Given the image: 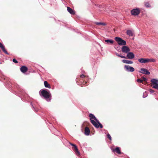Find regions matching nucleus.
<instances>
[{
	"mask_svg": "<svg viewBox=\"0 0 158 158\" xmlns=\"http://www.w3.org/2000/svg\"><path fill=\"white\" fill-rule=\"evenodd\" d=\"M89 116L91 123L95 127L97 128H98L99 127L100 128L103 127L102 125L99 122L93 114H89Z\"/></svg>",
	"mask_w": 158,
	"mask_h": 158,
	"instance_id": "1",
	"label": "nucleus"
},
{
	"mask_svg": "<svg viewBox=\"0 0 158 158\" xmlns=\"http://www.w3.org/2000/svg\"><path fill=\"white\" fill-rule=\"evenodd\" d=\"M114 39L119 45H125L126 44V41L120 37H116Z\"/></svg>",
	"mask_w": 158,
	"mask_h": 158,
	"instance_id": "2",
	"label": "nucleus"
},
{
	"mask_svg": "<svg viewBox=\"0 0 158 158\" xmlns=\"http://www.w3.org/2000/svg\"><path fill=\"white\" fill-rule=\"evenodd\" d=\"M151 86L152 88L158 90V80L155 79H152L151 80Z\"/></svg>",
	"mask_w": 158,
	"mask_h": 158,
	"instance_id": "3",
	"label": "nucleus"
},
{
	"mask_svg": "<svg viewBox=\"0 0 158 158\" xmlns=\"http://www.w3.org/2000/svg\"><path fill=\"white\" fill-rule=\"evenodd\" d=\"M41 94L46 99L49 98L50 97L49 93L45 90H43L42 91Z\"/></svg>",
	"mask_w": 158,
	"mask_h": 158,
	"instance_id": "4",
	"label": "nucleus"
},
{
	"mask_svg": "<svg viewBox=\"0 0 158 158\" xmlns=\"http://www.w3.org/2000/svg\"><path fill=\"white\" fill-rule=\"evenodd\" d=\"M131 12L132 15H137L139 14L140 11L139 9L136 8L132 10L131 11Z\"/></svg>",
	"mask_w": 158,
	"mask_h": 158,
	"instance_id": "5",
	"label": "nucleus"
},
{
	"mask_svg": "<svg viewBox=\"0 0 158 158\" xmlns=\"http://www.w3.org/2000/svg\"><path fill=\"white\" fill-rule=\"evenodd\" d=\"M129 48L127 46H124L122 48V51L123 52L127 53L130 51Z\"/></svg>",
	"mask_w": 158,
	"mask_h": 158,
	"instance_id": "6",
	"label": "nucleus"
},
{
	"mask_svg": "<svg viewBox=\"0 0 158 158\" xmlns=\"http://www.w3.org/2000/svg\"><path fill=\"white\" fill-rule=\"evenodd\" d=\"M124 68L128 72H133L135 70L134 69L133 67L129 65H125Z\"/></svg>",
	"mask_w": 158,
	"mask_h": 158,
	"instance_id": "7",
	"label": "nucleus"
},
{
	"mask_svg": "<svg viewBox=\"0 0 158 158\" xmlns=\"http://www.w3.org/2000/svg\"><path fill=\"white\" fill-rule=\"evenodd\" d=\"M139 72L146 75H149L150 74V72L148 69L144 68L141 69L140 71H139Z\"/></svg>",
	"mask_w": 158,
	"mask_h": 158,
	"instance_id": "8",
	"label": "nucleus"
},
{
	"mask_svg": "<svg viewBox=\"0 0 158 158\" xmlns=\"http://www.w3.org/2000/svg\"><path fill=\"white\" fill-rule=\"evenodd\" d=\"M72 149L74 151L77 156H79L80 155V152L78 150L77 148L75 145L73 147Z\"/></svg>",
	"mask_w": 158,
	"mask_h": 158,
	"instance_id": "9",
	"label": "nucleus"
},
{
	"mask_svg": "<svg viewBox=\"0 0 158 158\" xmlns=\"http://www.w3.org/2000/svg\"><path fill=\"white\" fill-rule=\"evenodd\" d=\"M127 57L129 59H132L135 57V55L133 52H129L127 55Z\"/></svg>",
	"mask_w": 158,
	"mask_h": 158,
	"instance_id": "10",
	"label": "nucleus"
},
{
	"mask_svg": "<svg viewBox=\"0 0 158 158\" xmlns=\"http://www.w3.org/2000/svg\"><path fill=\"white\" fill-rule=\"evenodd\" d=\"M20 70L22 73H25L27 71L28 68L26 66H23L21 67L20 68Z\"/></svg>",
	"mask_w": 158,
	"mask_h": 158,
	"instance_id": "11",
	"label": "nucleus"
},
{
	"mask_svg": "<svg viewBox=\"0 0 158 158\" xmlns=\"http://www.w3.org/2000/svg\"><path fill=\"white\" fill-rule=\"evenodd\" d=\"M67 10L68 11L71 15H74L75 14V11L71 8L67 7Z\"/></svg>",
	"mask_w": 158,
	"mask_h": 158,
	"instance_id": "12",
	"label": "nucleus"
},
{
	"mask_svg": "<svg viewBox=\"0 0 158 158\" xmlns=\"http://www.w3.org/2000/svg\"><path fill=\"white\" fill-rule=\"evenodd\" d=\"M0 48H1L3 51L6 54H8L7 51L5 49V48L3 45L0 43Z\"/></svg>",
	"mask_w": 158,
	"mask_h": 158,
	"instance_id": "13",
	"label": "nucleus"
},
{
	"mask_svg": "<svg viewBox=\"0 0 158 158\" xmlns=\"http://www.w3.org/2000/svg\"><path fill=\"white\" fill-rule=\"evenodd\" d=\"M90 132V131L89 127H85V134L86 135H89Z\"/></svg>",
	"mask_w": 158,
	"mask_h": 158,
	"instance_id": "14",
	"label": "nucleus"
},
{
	"mask_svg": "<svg viewBox=\"0 0 158 158\" xmlns=\"http://www.w3.org/2000/svg\"><path fill=\"white\" fill-rule=\"evenodd\" d=\"M113 152H115L118 154H121V152L120 149V148L118 147H116L115 149L113 150Z\"/></svg>",
	"mask_w": 158,
	"mask_h": 158,
	"instance_id": "15",
	"label": "nucleus"
},
{
	"mask_svg": "<svg viewBox=\"0 0 158 158\" xmlns=\"http://www.w3.org/2000/svg\"><path fill=\"white\" fill-rule=\"evenodd\" d=\"M127 34L129 36H133V33L132 31L130 30H128L127 31Z\"/></svg>",
	"mask_w": 158,
	"mask_h": 158,
	"instance_id": "16",
	"label": "nucleus"
},
{
	"mask_svg": "<svg viewBox=\"0 0 158 158\" xmlns=\"http://www.w3.org/2000/svg\"><path fill=\"white\" fill-rule=\"evenodd\" d=\"M156 61V60L155 59L152 58H146V63L148 62H154Z\"/></svg>",
	"mask_w": 158,
	"mask_h": 158,
	"instance_id": "17",
	"label": "nucleus"
},
{
	"mask_svg": "<svg viewBox=\"0 0 158 158\" xmlns=\"http://www.w3.org/2000/svg\"><path fill=\"white\" fill-rule=\"evenodd\" d=\"M138 61L140 63H146V58H140L138 60Z\"/></svg>",
	"mask_w": 158,
	"mask_h": 158,
	"instance_id": "18",
	"label": "nucleus"
},
{
	"mask_svg": "<svg viewBox=\"0 0 158 158\" xmlns=\"http://www.w3.org/2000/svg\"><path fill=\"white\" fill-rule=\"evenodd\" d=\"M122 61L125 63L128 64H131L133 63V62L128 60H123Z\"/></svg>",
	"mask_w": 158,
	"mask_h": 158,
	"instance_id": "19",
	"label": "nucleus"
},
{
	"mask_svg": "<svg viewBox=\"0 0 158 158\" xmlns=\"http://www.w3.org/2000/svg\"><path fill=\"white\" fill-rule=\"evenodd\" d=\"M105 41L108 44H112L114 43V41L113 40L110 39L106 40H105Z\"/></svg>",
	"mask_w": 158,
	"mask_h": 158,
	"instance_id": "20",
	"label": "nucleus"
},
{
	"mask_svg": "<svg viewBox=\"0 0 158 158\" xmlns=\"http://www.w3.org/2000/svg\"><path fill=\"white\" fill-rule=\"evenodd\" d=\"M44 84L45 87L48 88H50L51 87L50 85L48 84V82L47 81H44Z\"/></svg>",
	"mask_w": 158,
	"mask_h": 158,
	"instance_id": "21",
	"label": "nucleus"
},
{
	"mask_svg": "<svg viewBox=\"0 0 158 158\" xmlns=\"http://www.w3.org/2000/svg\"><path fill=\"white\" fill-rule=\"evenodd\" d=\"M95 24L98 25H102L104 26L106 25V24L105 23H103L95 22Z\"/></svg>",
	"mask_w": 158,
	"mask_h": 158,
	"instance_id": "22",
	"label": "nucleus"
},
{
	"mask_svg": "<svg viewBox=\"0 0 158 158\" xmlns=\"http://www.w3.org/2000/svg\"><path fill=\"white\" fill-rule=\"evenodd\" d=\"M137 81L138 82H139L141 83H143V80L140 79H138L137 80Z\"/></svg>",
	"mask_w": 158,
	"mask_h": 158,
	"instance_id": "23",
	"label": "nucleus"
},
{
	"mask_svg": "<svg viewBox=\"0 0 158 158\" xmlns=\"http://www.w3.org/2000/svg\"><path fill=\"white\" fill-rule=\"evenodd\" d=\"M145 6L146 7H150V5L148 2H146L145 4Z\"/></svg>",
	"mask_w": 158,
	"mask_h": 158,
	"instance_id": "24",
	"label": "nucleus"
},
{
	"mask_svg": "<svg viewBox=\"0 0 158 158\" xmlns=\"http://www.w3.org/2000/svg\"><path fill=\"white\" fill-rule=\"evenodd\" d=\"M107 137L108 139H109L110 140H111V136H110V135L109 134H108L107 135Z\"/></svg>",
	"mask_w": 158,
	"mask_h": 158,
	"instance_id": "25",
	"label": "nucleus"
},
{
	"mask_svg": "<svg viewBox=\"0 0 158 158\" xmlns=\"http://www.w3.org/2000/svg\"><path fill=\"white\" fill-rule=\"evenodd\" d=\"M13 61L14 62V63H18V61H17V60H16V59H13Z\"/></svg>",
	"mask_w": 158,
	"mask_h": 158,
	"instance_id": "26",
	"label": "nucleus"
},
{
	"mask_svg": "<svg viewBox=\"0 0 158 158\" xmlns=\"http://www.w3.org/2000/svg\"><path fill=\"white\" fill-rule=\"evenodd\" d=\"M85 77V76L84 74L81 75L80 77L82 78H84Z\"/></svg>",
	"mask_w": 158,
	"mask_h": 158,
	"instance_id": "27",
	"label": "nucleus"
},
{
	"mask_svg": "<svg viewBox=\"0 0 158 158\" xmlns=\"http://www.w3.org/2000/svg\"><path fill=\"white\" fill-rule=\"evenodd\" d=\"M149 90L150 92L151 93H153L154 92V91L152 89H150Z\"/></svg>",
	"mask_w": 158,
	"mask_h": 158,
	"instance_id": "28",
	"label": "nucleus"
},
{
	"mask_svg": "<svg viewBox=\"0 0 158 158\" xmlns=\"http://www.w3.org/2000/svg\"><path fill=\"white\" fill-rule=\"evenodd\" d=\"M142 80H143V81H146L147 80V79L146 78L143 77Z\"/></svg>",
	"mask_w": 158,
	"mask_h": 158,
	"instance_id": "29",
	"label": "nucleus"
},
{
	"mask_svg": "<svg viewBox=\"0 0 158 158\" xmlns=\"http://www.w3.org/2000/svg\"><path fill=\"white\" fill-rule=\"evenodd\" d=\"M120 57L121 58H126V57L125 56H121V55L120 56Z\"/></svg>",
	"mask_w": 158,
	"mask_h": 158,
	"instance_id": "30",
	"label": "nucleus"
},
{
	"mask_svg": "<svg viewBox=\"0 0 158 158\" xmlns=\"http://www.w3.org/2000/svg\"><path fill=\"white\" fill-rule=\"evenodd\" d=\"M70 144L72 145V146L73 147L75 145L74 144H73L71 143H70Z\"/></svg>",
	"mask_w": 158,
	"mask_h": 158,
	"instance_id": "31",
	"label": "nucleus"
},
{
	"mask_svg": "<svg viewBox=\"0 0 158 158\" xmlns=\"http://www.w3.org/2000/svg\"><path fill=\"white\" fill-rule=\"evenodd\" d=\"M116 55L117 56H118V57H120V56H121V55H119V54H116Z\"/></svg>",
	"mask_w": 158,
	"mask_h": 158,
	"instance_id": "32",
	"label": "nucleus"
}]
</instances>
